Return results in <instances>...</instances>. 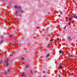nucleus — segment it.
<instances>
[{
	"instance_id": "30",
	"label": "nucleus",
	"mask_w": 77,
	"mask_h": 77,
	"mask_svg": "<svg viewBox=\"0 0 77 77\" xmlns=\"http://www.w3.org/2000/svg\"><path fill=\"white\" fill-rule=\"evenodd\" d=\"M58 76L59 77H60V75H59Z\"/></svg>"
},
{
	"instance_id": "20",
	"label": "nucleus",
	"mask_w": 77,
	"mask_h": 77,
	"mask_svg": "<svg viewBox=\"0 0 77 77\" xmlns=\"http://www.w3.org/2000/svg\"><path fill=\"white\" fill-rule=\"evenodd\" d=\"M21 13L23 12V10H21Z\"/></svg>"
},
{
	"instance_id": "8",
	"label": "nucleus",
	"mask_w": 77,
	"mask_h": 77,
	"mask_svg": "<svg viewBox=\"0 0 77 77\" xmlns=\"http://www.w3.org/2000/svg\"><path fill=\"white\" fill-rule=\"evenodd\" d=\"M73 18H76V19H77V16H75L73 17Z\"/></svg>"
},
{
	"instance_id": "15",
	"label": "nucleus",
	"mask_w": 77,
	"mask_h": 77,
	"mask_svg": "<svg viewBox=\"0 0 77 77\" xmlns=\"http://www.w3.org/2000/svg\"><path fill=\"white\" fill-rule=\"evenodd\" d=\"M71 24V21H69V24L70 25V24Z\"/></svg>"
},
{
	"instance_id": "28",
	"label": "nucleus",
	"mask_w": 77,
	"mask_h": 77,
	"mask_svg": "<svg viewBox=\"0 0 77 77\" xmlns=\"http://www.w3.org/2000/svg\"><path fill=\"white\" fill-rule=\"evenodd\" d=\"M70 57H73V55H70Z\"/></svg>"
},
{
	"instance_id": "21",
	"label": "nucleus",
	"mask_w": 77,
	"mask_h": 77,
	"mask_svg": "<svg viewBox=\"0 0 77 77\" xmlns=\"http://www.w3.org/2000/svg\"><path fill=\"white\" fill-rule=\"evenodd\" d=\"M21 59H22V60H24V58L23 57H22V58H21Z\"/></svg>"
},
{
	"instance_id": "27",
	"label": "nucleus",
	"mask_w": 77,
	"mask_h": 77,
	"mask_svg": "<svg viewBox=\"0 0 77 77\" xmlns=\"http://www.w3.org/2000/svg\"><path fill=\"white\" fill-rule=\"evenodd\" d=\"M7 62H9V61H8V60H9V59L8 58H7Z\"/></svg>"
},
{
	"instance_id": "13",
	"label": "nucleus",
	"mask_w": 77,
	"mask_h": 77,
	"mask_svg": "<svg viewBox=\"0 0 77 77\" xmlns=\"http://www.w3.org/2000/svg\"><path fill=\"white\" fill-rule=\"evenodd\" d=\"M50 56V54H48L46 56V57H47Z\"/></svg>"
},
{
	"instance_id": "29",
	"label": "nucleus",
	"mask_w": 77,
	"mask_h": 77,
	"mask_svg": "<svg viewBox=\"0 0 77 77\" xmlns=\"http://www.w3.org/2000/svg\"><path fill=\"white\" fill-rule=\"evenodd\" d=\"M11 36H12V35H10V37H11Z\"/></svg>"
},
{
	"instance_id": "11",
	"label": "nucleus",
	"mask_w": 77,
	"mask_h": 77,
	"mask_svg": "<svg viewBox=\"0 0 77 77\" xmlns=\"http://www.w3.org/2000/svg\"><path fill=\"white\" fill-rule=\"evenodd\" d=\"M16 13L17 14H18V11H17L16 10Z\"/></svg>"
},
{
	"instance_id": "35",
	"label": "nucleus",
	"mask_w": 77,
	"mask_h": 77,
	"mask_svg": "<svg viewBox=\"0 0 77 77\" xmlns=\"http://www.w3.org/2000/svg\"><path fill=\"white\" fill-rule=\"evenodd\" d=\"M43 77H45V76H44Z\"/></svg>"
},
{
	"instance_id": "10",
	"label": "nucleus",
	"mask_w": 77,
	"mask_h": 77,
	"mask_svg": "<svg viewBox=\"0 0 77 77\" xmlns=\"http://www.w3.org/2000/svg\"><path fill=\"white\" fill-rule=\"evenodd\" d=\"M62 50H60L59 51V53H62Z\"/></svg>"
},
{
	"instance_id": "32",
	"label": "nucleus",
	"mask_w": 77,
	"mask_h": 77,
	"mask_svg": "<svg viewBox=\"0 0 77 77\" xmlns=\"http://www.w3.org/2000/svg\"><path fill=\"white\" fill-rule=\"evenodd\" d=\"M4 62H6V60H5L4 61Z\"/></svg>"
},
{
	"instance_id": "22",
	"label": "nucleus",
	"mask_w": 77,
	"mask_h": 77,
	"mask_svg": "<svg viewBox=\"0 0 77 77\" xmlns=\"http://www.w3.org/2000/svg\"><path fill=\"white\" fill-rule=\"evenodd\" d=\"M60 14H62V11H60Z\"/></svg>"
},
{
	"instance_id": "14",
	"label": "nucleus",
	"mask_w": 77,
	"mask_h": 77,
	"mask_svg": "<svg viewBox=\"0 0 77 77\" xmlns=\"http://www.w3.org/2000/svg\"><path fill=\"white\" fill-rule=\"evenodd\" d=\"M54 39H51L50 40V42H51V41H53Z\"/></svg>"
},
{
	"instance_id": "12",
	"label": "nucleus",
	"mask_w": 77,
	"mask_h": 77,
	"mask_svg": "<svg viewBox=\"0 0 77 77\" xmlns=\"http://www.w3.org/2000/svg\"><path fill=\"white\" fill-rule=\"evenodd\" d=\"M30 72L32 74H33V72H32V70H30Z\"/></svg>"
},
{
	"instance_id": "31",
	"label": "nucleus",
	"mask_w": 77,
	"mask_h": 77,
	"mask_svg": "<svg viewBox=\"0 0 77 77\" xmlns=\"http://www.w3.org/2000/svg\"><path fill=\"white\" fill-rule=\"evenodd\" d=\"M43 73H45V71H43Z\"/></svg>"
},
{
	"instance_id": "19",
	"label": "nucleus",
	"mask_w": 77,
	"mask_h": 77,
	"mask_svg": "<svg viewBox=\"0 0 77 77\" xmlns=\"http://www.w3.org/2000/svg\"><path fill=\"white\" fill-rule=\"evenodd\" d=\"M50 44H49L48 45V47H49V46H50Z\"/></svg>"
},
{
	"instance_id": "25",
	"label": "nucleus",
	"mask_w": 77,
	"mask_h": 77,
	"mask_svg": "<svg viewBox=\"0 0 77 77\" xmlns=\"http://www.w3.org/2000/svg\"><path fill=\"white\" fill-rule=\"evenodd\" d=\"M2 61L1 60V62L0 63V64H2Z\"/></svg>"
},
{
	"instance_id": "18",
	"label": "nucleus",
	"mask_w": 77,
	"mask_h": 77,
	"mask_svg": "<svg viewBox=\"0 0 77 77\" xmlns=\"http://www.w3.org/2000/svg\"><path fill=\"white\" fill-rule=\"evenodd\" d=\"M28 76L29 77H32V75H28Z\"/></svg>"
},
{
	"instance_id": "4",
	"label": "nucleus",
	"mask_w": 77,
	"mask_h": 77,
	"mask_svg": "<svg viewBox=\"0 0 77 77\" xmlns=\"http://www.w3.org/2000/svg\"><path fill=\"white\" fill-rule=\"evenodd\" d=\"M68 39L69 41H71V38L70 37H68Z\"/></svg>"
},
{
	"instance_id": "34",
	"label": "nucleus",
	"mask_w": 77,
	"mask_h": 77,
	"mask_svg": "<svg viewBox=\"0 0 77 77\" xmlns=\"http://www.w3.org/2000/svg\"><path fill=\"white\" fill-rule=\"evenodd\" d=\"M12 56V54H11V55H10V56Z\"/></svg>"
},
{
	"instance_id": "7",
	"label": "nucleus",
	"mask_w": 77,
	"mask_h": 77,
	"mask_svg": "<svg viewBox=\"0 0 77 77\" xmlns=\"http://www.w3.org/2000/svg\"><path fill=\"white\" fill-rule=\"evenodd\" d=\"M72 20V19L71 17H69V21H71Z\"/></svg>"
},
{
	"instance_id": "2",
	"label": "nucleus",
	"mask_w": 77,
	"mask_h": 77,
	"mask_svg": "<svg viewBox=\"0 0 77 77\" xmlns=\"http://www.w3.org/2000/svg\"><path fill=\"white\" fill-rule=\"evenodd\" d=\"M58 69H62V63H60V66L58 68Z\"/></svg>"
},
{
	"instance_id": "5",
	"label": "nucleus",
	"mask_w": 77,
	"mask_h": 77,
	"mask_svg": "<svg viewBox=\"0 0 77 77\" xmlns=\"http://www.w3.org/2000/svg\"><path fill=\"white\" fill-rule=\"evenodd\" d=\"M8 69L7 70V71H8V72H10V70L11 69V68L9 67L8 68Z\"/></svg>"
},
{
	"instance_id": "17",
	"label": "nucleus",
	"mask_w": 77,
	"mask_h": 77,
	"mask_svg": "<svg viewBox=\"0 0 77 77\" xmlns=\"http://www.w3.org/2000/svg\"><path fill=\"white\" fill-rule=\"evenodd\" d=\"M49 27H48L46 29V30H48V29H49Z\"/></svg>"
},
{
	"instance_id": "16",
	"label": "nucleus",
	"mask_w": 77,
	"mask_h": 77,
	"mask_svg": "<svg viewBox=\"0 0 77 77\" xmlns=\"http://www.w3.org/2000/svg\"><path fill=\"white\" fill-rule=\"evenodd\" d=\"M2 42H3V40H2L1 42H0V44H2Z\"/></svg>"
},
{
	"instance_id": "1",
	"label": "nucleus",
	"mask_w": 77,
	"mask_h": 77,
	"mask_svg": "<svg viewBox=\"0 0 77 77\" xmlns=\"http://www.w3.org/2000/svg\"><path fill=\"white\" fill-rule=\"evenodd\" d=\"M14 8H15V9H18L19 11H21V8L20 6L17 7V6H15L14 7Z\"/></svg>"
},
{
	"instance_id": "23",
	"label": "nucleus",
	"mask_w": 77,
	"mask_h": 77,
	"mask_svg": "<svg viewBox=\"0 0 77 77\" xmlns=\"http://www.w3.org/2000/svg\"><path fill=\"white\" fill-rule=\"evenodd\" d=\"M66 26H65V27L64 28V29H66Z\"/></svg>"
},
{
	"instance_id": "24",
	"label": "nucleus",
	"mask_w": 77,
	"mask_h": 77,
	"mask_svg": "<svg viewBox=\"0 0 77 77\" xmlns=\"http://www.w3.org/2000/svg\"><path fill=\"white\" fill-rule=\"evenodd\" d=\"M57 41H59V38H57Z\"/></svg>"
},
{
	"instance_id": "36",
	"label": "nucleus",
	"mask_w": 77,
	"mask_h": 77,
	"mask_svg": "<svg viewBox=\"0 0 77 77\" xmlns=\"http://www.w3.org/2000/svg\"><path fill=\"white\" fill-rule=\"evenodd\" d=\"M3 0V1H5V0Z\"/></svg>"
},
{
	"instance_id": "9",
	"label": "nucleus",
	"mask_w": 77,
	"mask_h": 77,
	"mask_svg": "<svg viewBox=\"0 0 77 77\" xmlns=\"http://www.w3.org/2000/svg\"><path fill=\"white\" fill-rule=\"evenodd\" d=\"M22 74L21 75V76H22V77H23V76H24V73L22 72Z\"/></svg>"
},
{
	"instance_id": "26",
	"label": "nucleus",
	"mask_w": 77,
	"mask_h": 77,
	"mask_svg": "<svg viewBox=\"0 0 77 77\" xmlns=\"http://www.w3.org/2000/svg\"><path fill=\"white\" fill-rule=\"evenodd\" d=\"M5 74H6V75H7V73H6V72H4Z\"/></svg>"
},
{
	"instance_id": "3",
	"label": "nucleus",
	"mask_w": 77,
	"mask_h": 77,
	"mask_svg": "<svg viewBox=\"0 0 77 77\" xmlns=\"http://www.w3.org/2000/svg\"><path fill=\"white\" fill-rule=\"evenodd\" d=\"M6 66L7 67V66H9V63H8V61L6 63Z\"/></svg>"
},
{
	"instance_id": "33",
	"label": "nucleus",
	"mask_w": 77,
	"mask_h": 77,
	"mask_svg": "<svg viewBox=\"0 0 77 77\" xmlns=\"http://www.w3.org/2000/svg\"><path fill=\"white\" fill-rule=\"evenodd\" d=\"M19 17H21V15H19Z\"/></svg>"
},
{
	"instance_id": "6",
	"label": "nucleus",
	"mask_w": 77,
	"mask_h": 77,
	"mask_svg": "<svg viewBox=\"0 0 77 77\" xmlns=\"http://www.w3.org/2000/svg\"><path fill=\"white\" fill-rule=\"evenodd\" d=\"M29 66V64L26 65L25 68H28Z\"/></svg>"
}]
</instances>
